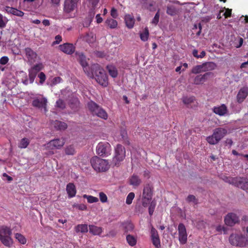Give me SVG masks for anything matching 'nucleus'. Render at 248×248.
Returning <instances> with one entry per match:
<instances>
[{"instance_id": "obj_56", "label": "nucleus", "mask_w": 248, "mask_h": 248, "mask_svg": "<svg viewBox=\"0 0 248 248\" xmlns=\"http://www.w3.org/2000/svg\"><path fill=\"white\" fill-rule=\"evenodd\" d=\"M186 201L188 202H193L195 203H197V200L196 199V197L193 195H189L188 196V197L186 198Z\"/></svg>"}, {"instance_id": "obj_41", "label": "nucleus", "mask_w": 248, "mask_h": 248, "mask_svg": "<svg viewBox=\"0 0 248 248\" xmlns=\"http://www.w3.org/2000/svg\"><path fill=\"white\" fill-rule=\"evenodd\" d=\"M83 197L84 198L86 199L87 200L88 202L90 203L96 202L98 201V199L97 198L92 196H89V195L84 194L83 196Z\"/></svg>"}, {"instance_id": "obj_62", "label": "nucleus", "mask_w": 248, "mask_h": 248, "mask_svg": "<svg viewBox=\"0 0 248 248\" xmlns=\"http://www.w3.org/2000/svg\"><path fill=\"white\" fill-rule=\"evenodd\" d=\"M62 41L61 36L58 35L55 37V41L53 42V44H58Z\"/></svg>"}, {"instance_id": "obj_47", "label": "nucleus", "mask_w": 248, "mask_h": 248, "mask_svg": "<svg viewBox=\"0 0 248 248\" xmlns=\"http://www.w3.org/2000/svg\"><path fill=\"white\" fill-rule=\"evenodd\" d=\"M56 106L60 108L63 109L65 108V104L62 99H59L56 103Z\"/></svg>"}, {"instance_id": "obj_45", "label": "nucleus", "mask_w": 248, "mask_h": 248, "mask_svg": "<svg viewBox=\"0 0 248 248\" xmlns=\"http://www.w3.org/2000/svg\"><path fill=\"white\" fill-rule=\"evenodd\" d=\"M65 154L67 155H73L75 154V149L72 146H69L65 149Z\"/></svg>"}, {"instance_id": "obj_39", "label": "nucleus", "mask_w": 248, "mask_h": 248, "mask_svg": "<svg viewBox=\"0 0 248 248\" xmlns=\"http://www.w3.org/2000/svg\"><path fill=\"white\" fill-rule=\"evenodd\" d=\"M8 21L7 18L0 13V29H3Z\"/></svg>"}, {"instance_id": "obj_1", "label": "nucleus", "mask_w": 248, "mask_h": 248, "mask_svg": "<svg viewBox=\"0 0 248 248\" xmlns=\"http://www.w3.org/2000/svg\"><path fill=\"white\" fill-rule=\"evenodd\" d=\"M93 76L90 78H94L95 80L101 85L106 87L108 84V77L104 70L98 64H93L91 66Z\"/></svg>"}, {"instance_id": "obj_42", "label": "nucleus", "mask_w": 248, "mask_h": 248, "mask_svg": "<svg viewBox=\"0 0 248 248\" xmlns=\"http://www.w3.org/2000/svg\"><path fill=\"white\" fill-rule=\"evenodd\" d=\"M149 37V31L147 28H145L144 31L140 33V38L144 42L146 41Z\"/></svg>"}, {"instance_id": "obj_57", "label": "nucleus", "mask_w": 248, "mask_h": 248, "mask_svg": "<svg viewBox=\"0 0 248 248\" xmlns=\"http://www.w3.org/2000/svg\"><path fill=\"white\" fill-rule=\"evenodd\" d=\"M155 206V203L153 201L151 202L150 205L149 207V213L150 215H152L154 211V209Z\"/></svg>"}, {"instance_id": "obj_44", "label": "nucleus", "mask_w": 248, "mask_h": 248, "mask_svg": "<svg viewBox=\"0 0 248 248\" xmlns=\"http://www.w3.org/2000/svg\"><path fill=\"white\" fill-rule=\"evenodd\" d=\"M43 67L42 63L39 62L32 66L31 68L38 73L43 68Z\"/></svg>"}, {"instance_id": "obj_34", "label": "nucleus", "mask_w": 248, "mask_h": 248, "mask_svg": "<svg viewBox=\"0 0 248 248\" xmlns=\"http://www.w3.org/2000/svg\"><path fill=\"white\" fill-rule=\"evenodd\" d=\"M105 22L110 29L116 28L118 25L117 21L112 18L107 19Z\"/></svg>"}, {"instance_id": "obj_5", "label": "nucleus", "mask_w": 248, "mask_h": 248, "mask_svg": "<svg viewBox=\"0 0 248 248\" xmlns=\"http://www.w3.org/2000/svg\"><path fill=\"white\" fill-rule=\"evenodd\" d=\"M227 130L222 127L215 129L212 135L206 138L207 141L211 145H215L219 142L227 134Z\"/></svg>"}, {"instance_id": "obj_48", "label": "nucleus", "mask_w": 248, "mask_h": 248, "mask_svg": "<svg viewBox=\"0 0 248 248\" xmlns=\"http://www.w3.org/2000/svg\"><path fill=\"white\" fill-rule=\"evenodd\" d=\"M222 16H224L225 18L230 17L231 16L232 10L229 9L224 8L223 10Z\"/></svg>"}, {"instance_id": "obj_50", "label": "nucleus", "mask_w": 248, "mask_h": 248, "mask_svg": "<svg viewBox=\"0 0 248 248\" xmlns=\"http://www.w3.org/2000/svg\"><path fill=\"white\" fill-rule=\"evenodd\" d=\"M73 207L78 210L84 211L87 209V206L84 204H74Z\"/></svg>"}, {"instance_id": "obj_46", "label": "nucleus", "mask_w": 248, "mask_h": 248, "mask_svg": "<svg viewBox=\"0 0 248 248\" xmlns=\"http://www.w3.org/2000/svg\"><path fill=\"white\" fill-rule=\"evenodd\" d=\"M135 194L133 192H130L128 194L126 199V203L130 204L132 202V201L134 198Z\"/></svg>"}, {"instance_id": "obj_63", "label": "nucleus", "mask_w": 248, "mask_h": 248, "mask_svg": "<svg viewBox=\"0 0 248 248\" xmlns=\"http://www.w3.org/2000/svg\"><path fill=\"white\" fill-rule=\"evenodd\" d=\"M111 16L114 18H116L118 16L117 10L112 8L111 10Z\"/></svg>"}, {"instance_id": "obj_36", "label": "nucleus", "mask_w": 248, "mask_h": 248, "mask_svg": "<svg viewBox=\"0 0 248 248\" xmlns=\"http://www.w3.org/2000/svg\"><path fill=\"white\" fill-rule=\"evenodd\" d=\"M30 83H32L37 75V73L32 69L31 68L28 70Z\"/></svg>"}, {"instance_id": "obj_38", "label": "nucleus", "mask_w": 248, "mask_h": 248, "mask_svg": "<svg viewBox=\"0 0 248 248\" xmlns=\"http://www.w3.org/2000/svg\"><path fill=\"white\" fill-rule=\"evenodd\" d=\"M55 127L59 130H64L67 127V124L64 122L61 121H56L55 123Z\"/></svg>"}, {"instance_id": "obj_52", "label": "nucleus", "mask_w": 248, "mask_h": 248, "mask_svg": "<svg viewBox=\"0 0 248 248\" xmlns=\"http://www.w3.org/2000/svg\"><path fill=\"white\" fill-rule=\"evenodd\" d=\"M99 198L102 202H107L108 198L107 195L103 192L99 193Z\"/></svg>"}, {"instance_id": "obj_19", "label": "nucleus", "mask_w": 248, "mask_h": 248, "mask_svg": "<svg viewBox=\"0 0 248 248\" xmlns=\"http://www.w3.org/2000/svg\"><path fill=\"white\" fill-rule=\"evenodd\" d=\"M151 238L153 245L156 248H160V241L157 230L152 227L151 230Z\"/></svg>"}, {"instance_id": "obj_30", "label": "nucleus", "mask_w": 248, "mask_h": 248, "mask_svg": "<svg viewBox=\"0 0 248 248\" xmlns=\"http://www.w3.org/2000/svg\"><path fill=\"white\" fill-rule=\"evenodd\" d=\"M166 12L167 14L173 16L178 13V9L173 5H168Z\"/></svg>"}, {"instance_id": "obj_61", "label": "nucleus", "mask_w": 248, "mask_h": 248, "mask_svg": "<svg viewBox=\"0 0 248 248\" xmlns=\"http://www.w3.org/2000/svg\"><path fill=\"white\" fill-rule=\"evenodd\" d=\"M14 16H19V17H22L24 15V13L22 11L19 10L16 8L15 10V12H14Z\"/></svg>"}, {"instance_id": "obj_6", "label": "nucleus", "mask_w": 248, "mask_h": 248, "mask_svg": "<svg viewBox=\"0 0 248 248\" xmlns=\"http://www.w3.org/2000/svg\"><path fill=\"white\" fill-rule=\"evenodd\" d=\"M88 107L93 115H96L104 120L107 119L108 116L106 111L93 101L89 102Z\"/></svg>"}, {"instance_id": "obj_59", "label": "nucleus", "mask_w": 248, "mask_h": 248, "mask_svg": "<svg viewBox=\"0 0 248 248\" xmlns=\"http://www.w3.org/2000/svg\"><path fill=\"white\" fill-rule=\"evenodd\" d=\"M121 136L124 140H126L127 138V132L125 129H122L121 131Z\"/></svg>"}, {"instance_id": "obj_58", "label": "nucleus", "mask_w": 248, "mask_h": 248, "mask_svg": "<svg viewBox=\"0 0 248 248\" xmlns=\"http://www.w3.org/2000/svg\"><path fill=\"white\" fill-rule=\"evenodd\" d=\"M193 101V98L192 97H185L183 98V101L185 104H189Z\"/></svg>"}, {"instance_id": "obj_9", "label": "nucleus", "mask_w": 248, "mask_h": 248, "mask_svg": "<svg viewBox=\"0 0 248 248\" xmlns=\"http://www.w3.org/2000/svg\"><path fill=\"white\" fill-rule=\"evenodd\" d=\"M96 151L99 156L107 157L111 154V146L108 142H100L97 145Z\"/></svg>"}, {"instance_id": "obj_64", "label": "nucleus", "mask_w": 248, "mask_h": 248, "mask_svg": "<svg viewBox=\"0 0 248 248\" xmlns=\"http://www.w3.org/2000/svg\"><path fill=\"white\" fill-rule=\"evenodd\" d=\"M216 230L219 232H221L222 231H225V228L221 225H218L216 227Z\"/></svg>"}, {"instance_id": "obj_51", "label": "nucleus", "mask_w": 248, "mask_h": 248, "mask_svg": "<svg viewBox=\"0 0 248 248\" xmlns=\"http://www.w3.org/2000/svg\"><path fill=\"white\" fill-rule=\"evenodd\" d=\"M159 11H158L155 15L154 18L153 19L151 23L155 25H156L159 21Z\"/></svg>"}, {"instance_id": "obj_53", "label": "nucleus", "mask_w": 248, "mask_h": 248, "mask_svg": "<svg viewBox=\"0 0 248 248\" xmlns=\"http://www.w3.org/2000/svg\"><path fill=\"white\" fill-rule=\"evenodd\" d=\"M62 79L59 77H55L52 80L51 85H55L58 83H61L62 81Z\"/></svg>"}, {"instance_id": "obj_11", "label": "nucleus", "mask_w": 248, "mask_h": 248, "mask_svg": "<svg viewBox=\"0 0 248 248\" xmlns=\"http://www.w3.org/2000/svg\"><path fill=\"white\" fill-rule=\"evenodd\" d=\"M76 55L77 57L78 62L83 67L84 72L88 77L93 76V72L92 70H90L91 67H90L88 64L86 60V57L84 55V54L82 52H76Z\"/></svg>"}, {"instance_id": "obj_2", "label": "nucleus", "mask_w": 248, "mask_h": 248, "mask_svg": "<svg viewBox=\"0 0 248 248\" xmlns=\"http://www.w3.org/2000/svg\"><path fill=\"white\" fill-rule=\"evenodd\" d=\"M12 234V231L10 227L4 225L0 226V241L5 246L10 248L13 245Z\"/></svg>"}, {"instance_id": "obj_10", "label": "nucleus", "mask_w": 248, "mask_h": 248, "mask_svg": "<svg viewBox=\"0 0 248 248\" xmlns=\"http://www.w3.org/2000/svg\"><path fill=\"white\" fill-rule=\"evenodd\" d=\"M125 157V150L121 144H117L115 149V155L113 158V163L115 166L119 165Z\"/></svg>"}, {"instance_id": "obj_27", "label": "nucleus", "mask_w": 248, "mask_h": 248, "mask_svg": "<svg viewBox=\"0 0 248 248\" xmlns=\"http://www.w3.org/2000/svg\"><path fill=\"white\" fill-rule=\"evenodd\" d=\"M89 232L93 235H100L102 232V228L93 225L89 226Z\"/></svg>"}, {"instance_id": "obj_54", "label": "nucleus", "mask_w": 248, "mask_h": 248, "mask_svg": "<svg viewBox=\"0 0 248 248\" xmlns=\"http://www.w3.org/2000/svg\"><path fill=\"white\" fill-rule=\"evenodd\" d=\"M38 78L40 79V83L41 84H43L44 82L45 81L46 79V77L45 74L43 72H41L39 74L38 76Z\"/></svg>"}, {"instance_id": "obj_33", "label": "nucleus", "mask_w": 248, "mask_h": 248, "mask_svg": "<svg viewBox=\"0 0 248 248\" xmlns=\"http://www.w3.org/2000/svg\"><path fill=\"white\" fill-rule=\"evenodd\" d=\"M191 72L194 74H198L202 72H204L202 64L197 65L194 66L192 68Z\"/></svg>"}, {"instance_id": "obj_31", "label": "nucleus", "mask_w": 248, "mask_h": 248, "mask_svg": "<svg viewBox=\"0 0 248 248\" xmlns=\"http://www.w3.org/2000/svg\"><path fill=\"white\" fill-rule=\"evenodd\" d=\"M76 232L85 233L88 231V227L87 224H78L75 228Z\"/></svg>"}, {"instance_id": "obj_8", "label": "nucleus", "mask_w": 248, "mask_h": 248, "mask_svg": "<svg viewBox=\"0 0 248 248\" xmlns=\"http://www.w3.org/2000/svg\"><path fill=\"white\" fill-rule=\"evenodd\" d=\"M228 182L244 190L248 189V179L246 177H236L231 178Z\"/></svg>"}, {"instance_id": "obj_16", "label": "nucleus", "mask_w": 248, "mask_h": 248, "mask_svg": "<svg viewBox=\"0 0 248 248\" xmlns=\"http://www.w3.org/2000/svg\"><path fill=\"white\" fill-rule=\"evenodd\" d=\"M80 0H65L63 5V11L69 14L74 11L77 7L78 2Z\"/></svg>"}, {"instance_id": "obj_25", "label": "nucleus", "mask_w": 248, "mask_h": 248, "mask_svg": "<svg viewBox=\"0 0 248 248\" xmlns=\"http://www.w3.org/2000/svg\"><path fill=\"white\" fill-rule=\"evenodd\" d=\"M213 111L217 114L220 116H223L227 113V109L226 106L223 104L220 106L214 107Z\"/></svg>"}, {"instance_id": "obj_49", "label": "nucleus", "mask_w": 248, "mask_h": 248, "mask_svg": "<svg viewBox=\"0 0 248 248\" xmlns=\"http://www.w3.org/2000/svg\"><path fill=\"white\" fill-rule=\"evenodd\" d=\"M15 9H16V8H13V7H11L9 6H5V7H3V10L4 11H5L7 14H12V15H14V12H15Z\"/></svg>"}, {"instance_id": "obj_17", "label": "nucleus", "mask_w": 248, "mask_h": 248, "mask_svg": "<svg viewBox=\"0 0 248 248\" xmlns=\"http://www.w3.org/2000/svg\"><path fill=\"white\" fill-rule=\"evenodd\" d=\"M47 100L46 97H42L35 98L32 103V106L44 110V112L47 111L46 108Z\"/></svg>"}, {"instance_id": "obj_13", "label": "nucleus", "mask_w": 248, "mask_h": 248, "mask_svg": "<svg viewBox=\"0 0 248 248\" xmlns=\"http://www.w3.org/2000/svg\"><path fill=\"white\" fill-rule=\"evenodd\" d=\"M153 187L149 184H147L144 187L142 194V205L146 207L149 202L152 199Z\"/></svg>"}, {"instance_id": "obj_12", "label": "nucleus", "mask_w": 248, "mask_h": 248, "mask_svg": "<svg viewBox=\"0 0 248 248\" xmlns=\"http://www.w3.org/2000/svg\"><path fill=\"white\" fill-rule=\"evenodd\" d=\"M90 5L91 6V8L90 9L88 16L85 19V21L83 23L84 27H88L91 23L93 18L95 15L94 9L96 7L99 0H89Z\"/></svg>"}, {"instance_id": "obj_15", "label": "nucleus", "mask_w": 248, "mask_h": 248, "mask_svg": "<svg viewBox=\"0 0 248 248\" xmlns=\"http://www.w3.org/2000/svg\"><path fill=\"white\" fill-rule=\"evenodd\" d=\"M25 52L27 58L28 62L30 63L31 64L40 61V57L38 56L36 52L34 51L31 48H25Z\"/></svg>"}, {"instance_id": "obj_22", "label": "nucleus", "mask_w": 248, "mask_h": 248, "mask_svg": "<svg viewBox=\"0 0 248 248\" xmlns=\"http://www.w3.org/2000/svg\"><path fill=\"white\" fill-rule=\"evenodd\" d=\"M248 94V90L246 88H243L240 90L237 95V100L238 102L242 103L246 98Z\"/></svg>"}, {"instance_id": "obj_24", "label": "nucleus", "mask_w": 248, "mask_h": 248, "mask_svg": "<svg viewBox=\"0 0 248 248\" xmlns=\"http://www.w3.org/2000/svg\"><path fill=\"white\" fill-rule=\"evenodd\" d=\"M124 21L128 28L132 29L133 28L135 24V19L132 15L129 14L125 15Z\"/></svg>"}, {"instance_id": "obj_37", "label": "nucleus", "mask_w": 248, "mask_h": 248, "mask_svg": "<svg viewBox=\"0 0 248 248\" xmlns=\"http://www.w3.org/2000/svg\"><path fill=\"white\" fill-rule=\"evenodd\" d=\"M126 241L128 244L131 246H135L137 243L136 238L133 235L130 234L126 236Z\"/></svg>"}, {"instance_id": "obj_20", "label": "nucleus", "mask_w": 248, "mask_h": 248, "mask_svg": "<svg viewBox=\"0 0 248 248\" xmlns=\"http://www.w3.org/2000/svg\"><path fill=\"white\" fill-rule=\"evenodd\" d=\"M60 49L63 53L71 55L75 51V47L72 44L65 43L59 46Z\"/></svg>"}, {"instance_id": "obj_21", "label": "nucleus", "mask_w": 248, "mask_h": 248, "mask_svg": "<svg viewBox=\"0 0 248 248\" xmlns=\"http://www.w3.org/2000/svg\"><path fill=\"white\" fill-rule=\"evenodd\" d=\"M210 73H206L203 75H198L196 76L193 80V83L196 85H200L203 83L206 80L207 77Z\"/></svg>"}, {"instance_id": "obj_7", "label": "nucleus", "mask_w": 248, "mask_h": 248, "mask_svg": "<svg viewBox=\"0 0 248 248\" xmlns=\"http://www.w3.org/2000/svg\"><path fill=\"white\" fill-rule=\"evenodd\" d=\"M64 142V140L62 138L50 140L46 145V149L48 150L47 153H46V154L47 155H50L54 154V152L52 150L54 149L61 148L63 146Z\"/></svg>"}, {"instance_id": "obj_40", "label": "nucleus", "mask_w": 248, "mask_h": 248, "mask_svg": "<svg viewBox=\"0 0 248 248\" xmlns=\"http://www.w3.org/2000/svg\"><path fill=\"white\" fill-rule=\"evenodd\" d=\"M15 238L17 241L22 244H25L26 243V238L21 234L16 233L15 234Z\"/></svg>"}, {"instance_id": "obj_32", "label": "nucleus", "mask_w": 248, "mask_h": 248, "mask_svg": "<svg viewBox=\"0 0 248 248\" xmlns=\"http://www.w3.org/2000/svg\"><path fill=\"white\" fill-rule=\"evenodd\" d=\"M109 75L112 78H116L118 75V72L116 68L112 65H109L107 66Z\"/></svg>"}, {"instance_id": "obj_4", "label": "nucleus", "mask_w": 248, "mask_h": 248, "mask_svg": "<svg viewBox=\"0 0 248 248\" xmlns=\"http://www.w3.org/2000/svg\"><path fill=\"white\" fill-rule=\"evenodd\" d=\"M90 162L93 168L97 172H105L109 168L108 160L97 156L93 157Z\"/></svg>"}, {"instance_id": "obj_43", "label": "nucleus", "mask_w": 248, "mask_h": 248, "mask_svg": "<svg viewBox=\"0 0 248 248\" xmlns=\"http://www.w3.org/2000/svg\"><path fill=\"white\" fill-rule=\"evenodd\" d=\"M84 40L88 43H92L95 41V38L93 33H90L87 34L84 37Z\"/></svg>"}, {"instance_id": "obj_18", "label": "nucleus", "mask_w": 248, "mask_h": 248, "mask_svg": "<svg viewBox=\"0 0 248 248\" xmlns=\"http://www.w3.org/2000/svg\"><path fill=\"white\" fill-rule=\"evenodd\" d=\"M239 221V217L234 213H228L224 218L225 224L229 226H233Z\"/></svg>"}, {"instance_id": "obj_23", "label": "nucleus", "mask_w": 248, "mask_h": 248, "mask_svg": "<svg viewBox=\"0 0 248 248\" xmlns=\"http://www.w3.org/2000/svg\"><path fill=\"white\" fill-rule=\"evenodd\" d=\"M69 198H72L75 196L77 190L76 186L72 183H68L66 188Z\"/></svg>"}, {"instance_id": "obj_3", "label": "nucleus", "mask_w": 248, "mask_h": 248, "mask_svg": "<svg viewBox=\"0 0 248 248\" xmlns=\"http://www.w3.org/2000/svg\"><path fill=\"white\" fill-rule=\"evenodd\" d=\"M230 244L234 246L245 247L248 245V236L242 233H232L229 239Z\"/></svg>"}, {"instance_id": "obj_55", "label": "nucleus", "mask_w": 248, "mask_h": 248, "mask_svg": "<svg viewBox=\"0 0 248 248\" xmlns=\"http://www.w3.org/2000/svg\"><path fill=\"white\" fill-rule=\"evenodd\" d=\"M123 225L126 231H131L134 228L133 224L130 223H125Z\"/></svg>"}, {"instance_id": "obj_14", "label": "nucleus", "mask_w": 248, "mask_h": 248, "mask_svg": "<svg viewBox=\"0 0 248 248\" xmlns=\"http://www.w3.org/2000/svg\"><path fill=\"white\" fill-rule=\"evenodd\" d=\"M177 230L178 232V239L180 244L181 245L186 244L187 239V234L185 225L182 223H180L178 225Z\"/></svg>"}, {"instance_id": "obj_29", "label": "nucleus", "mask_w": 248, "mask_h": 248, "mask_svg": "<svg viewBox=\"0 0 248 248\" xmlns=\"http://www.w3.org/2000/svg\"><path fill=\"white\" fill-rule=\"evenodd\" d=\"M129 183L133 186H137L141 183V180L138 176L133 174L129 178Z\"/></svg>"}, {"instance_id": "obj_26", "label": "nucleus", "mask_w": 248, "mask_h": 248, "mask_svg": "<svg viewBox=\"0 0 248 248\" xmlns=\"http://www.w3.org/2000/svg\"><path fill=\"white\" fill-rule=\"evenodd\" d=\"M79 105V101L76 97H72L69 101V106L74 111L78 110Z\"/></svg>"}, {"instance_id": "obj_35", "label": "nucleus", "mask_w": 248, "mask_h": 248, "mask_svg": "<svg viewBox=\"0 0 248 248\" xmlns=\"http://www.w3.org/2000/svg\"><path fill=\"white\" fill-rule=\"evenodd\" d=\"M30 143V140L26 138H23L18 144V147L22 149L26 148Z\"/></svg>"}, {"instance_id": "obj_60", "label": "nucleus", "mask_w": 248, "mask_h": 248, "mask_svg": "<svg viewBox=\"0 0 248 248\" xmlns=\"http://www.w3.org/2000/svg\"><path fill=\"white\" fill-rule=\"evenodd\" d=\"M9 61V58L7 56H3L0 59V64L2 65L6 64Z\"/></svg>"}, {"instance_id": "obj_28", "label": "nucleus", "mask_w": 248, "mask_h": 248, "mask_svg": "<svg viewBox=\"0 0 248 248\" xmlns=\"http://www.w3.org/2000/svg\"><path fill=\"white\" fill-rule=\"evenodd\" d=\"M202 64L204 72L213 70L216 67V63L213 62H206L203 63Z\"/></svg>"}]
</instances>
